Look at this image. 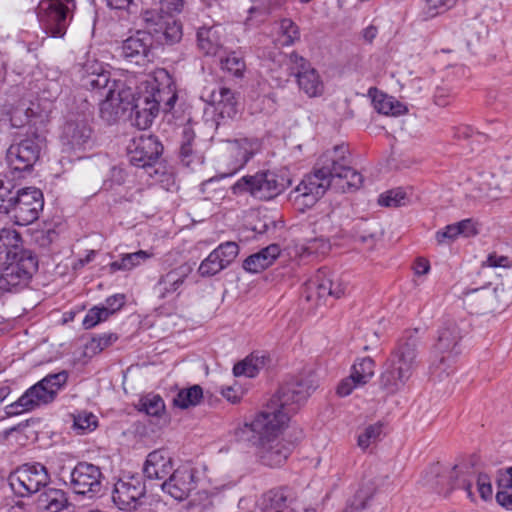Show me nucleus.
<instances>
[{"mask_svg":"<svg viewBox=\"0 0 512 512\" xmlns=\"http://www.w3.org/2000/svg\"><path fill=\"white\" fill-rule=\"evenodd\" d=\"M286 423L287 415L284 413H259L251 422L237 427L234 437L238 442L254 447L263 465L279 467L291 453V444L279 438V432Z\"/></svg>","mask_w":512,"mask_h":512,"instance_id":"obj_1","label":"nucleus"},{"mask_svg":"<svg viewBox=\"0 0 512 512\" xmlns=\"http://www.w3.org/2000/svg\"><path fill=\"white\" fill-rule=\"evenodd\" d=\"M417 331L406 332L399 340L380 375V387L389 394L402 389L418 364L419 338Z\"/></svg>","mask_w":512,"mask_h":512,"instance_id":"obj_2","label":"nucleus"},{"mask_svg":"<svg viewBox=\"0 0 512 512\" xmlns=\"http://www.w3.org/2000/svg\"><path fill=\"white\" fill-rule=\"evenodd\" d=\"M43 207L44 198L40 189L16 188L10 180H0V214L7 215L16 225L33 223Z\"/></svg>","mask_w":512,"mask_h":512,"instance_id":"obj_3","label":"nucleus"},{"mask_svg":"<svg viewBox=\"0 0 512 512\" xmlns=\"http://www.w3.org/2000/svg\"><path fill=\"white\" fill-rule=\"evenodd\" d=\"M68 373L63 370L48 374L43 379L28 388L15 402L5 407L7 417L31 412L41 406L52 403L58 392L65 386Z\"/></svg>","mask_w":512,"mask_h":512,"instance_id":"obj_4","label":"nucleus"},{"mask_svg":"<svg viewBox=\"0 0 512 512\" xmlns=\"http://www.w3.org/2000/svg\"><path fill=\"white\" fill-rule=\"evenodd\" d=\"M291 185L287 171H260L246 175L233 184L231 190L235 195L248 193L259 200H271L280 195Z\"/></svg>","mask_w":512,"mask_h":512,"instance_id":"obj_5","label":"nucleus"},{"mask_svg":"<svg viewBox=\"0 0 512 512\" xmlns=\"http://www.w3.org/2000/svg\"><path fill=\"white\" fill-rule=\"evenodd\" d=\"M317 387L315 375L307 373L291 378L286 381L278 390L275 407H268L261 413L290 415L295 413L299 407L306 402L308 397Z\"/></svg>","mask_w":512,"mask_h":512,"instance_id":"obj_6","label":"nucleus"},{"mask_svg":"<svg viewBox=\"0 0 512 512\" xmlns=\"http://www.w3.org/2000/svg\"><path fill=\"white\" fill-rule=\"evenodd\" d=\"M331 164L333 160L327 150L317 160L313 172L303 178L290 197L294 201L302 199L305 206H312L329 188L334 190Z\"/></svg>","mask_w":512,"mask_h":512,"instance_id":"obj_7","label":"nucleus"},{"mask_svg":"<svg viewBox=\"0 0 512 512\" xmlns=\"http://www.w3.org/2000/svg\"><path fill=\"white\" fill-rule=\"evenodd\" d=\"M461 339V329L454 320H446L437 330L436 341L432 350L434 356L432 369L438 377H441L443 373L449 375L447 369L451 366L455 356L460 353L459 343Z\"/></svg>","mask_w":512,"mask_h":512,"instance_id":"obj_8","label":"nucleus"},{"mask_svg":"<svg viewBox=\"0 0 512 512\" xmlns=\"http://www.w3.org/2000/svg\"><path fill=\"white\" fill-rule=\"evenodd\" d=\"M38 269V259L33 252H24L15 259L0 264V290L17 293L26 288Z\"/></svg>","mask_w":512,"mask_h":512,"instance_id":"obj_9","label":"nucleus"},{"mask_svg":"<svg viewBox=\"0 0 512 512\" xmlns=\"http://www.w3.org/2000/svg\"><path fill=\"white\" fill-rule=\"evenodd\" d=\"M145 91L140 96L147 98V103L156 112L169 113L178 99L175 83L165 69H158L145 80Z\"/></svg>","mask_w":512,"mask_h":512,"instance_id":"obj_10","label":"nucleus"},{"mask_svg":"<svg viewBox=\"0 0 512 512\" xmlns=\"http://www.w3.org/2000/svg\"><path fill=\"white\" fill-rule=\"evenodd\" d=\"M27 7L32 8V6ZM33 8L47 35L53 38H62L66 34L70 14L74 7L47 0H36Z\"/></svg>","mask_w":512,"mask_h":512,"instance_id":"obj_11","label":"nucleus"},{"mask_svg":"<svg viewBox=\"0 0 512 512\" xmlns=\"http://www.w3.org/2000/svg\"><path fill=\"white\" fill-rule=\"evenodd\" d=\"M333 164H331L334 190L345 193L359 189L363 183V176L350 166L349 151L345 145H336L328 150Z\"/></svg>","mask_w":512,"mask_h":512,"instance_id":"obj_12","label":"nucleus"},{"mask_svg":"<svg viewBox=\"0 0 512 512\" xmlns=\"http://www.w3.org/2000/svg\"><path fill=\"white\" fill-rule=\"evenodd\" d=\"M44 139L32 133L24 139L12 143L6 152V160L14 171H30L40 157Z\"/></svg>","mask_w":512,"mask_h":512,"instance_id":"obj_13","label":"nucleus"},{"mask_svg":"<svg viewBox=\"0 0 512 512\" xmlns=\"http://www.w3.org/2000/svg\"><path fill=\"white\" fill-rule=\"evenodd\" d=\"M11 488L20 496L40 491L50 480L46 467L40 463H27L18 467L9 477Z\"/></svg>","mask_w":512,"mask_h":512,"instance_id":"obj_14","label":"nucleus"},{"mask_svg":"<svg viewBox=\"0 0 512 512\" xmlns=\"http://www.w3.org/2000/svg\"><path fill=\"white\" fill-rule=\"evenodd\" d=\"M153 42L150 32L138 30L122 41L118 56L127 65L143 67L151 61Z\"/></svg>","mask_w":512,"mask_h":512,"instance_id":"obj_15","label":"nucleus"},{"mask_svg":"<svg viewBox=\"0 0 512 512\" xmlns=\"http://www.w3.org/2000/svg\"><path fill=\"white\" fill-rule=\"evenodd\" d=\"M286 66L289 74L297 78L300 90L307 96L317 97L322 95L324 84L320 75L305 58L293 52L286 56Z\"/></svg>","mask_w":512,"mask_h":512,"instance_id":"obj_16","label":"nucleus"},{"mask_svg":"<svg viewBox=\"0 0 512 512\" xmlns=\"http://www.w3.org/2000/svg\"><path fill=\"white\" fill-rule=\"evenodd\" d=\"M503 294V287L488 284L463 292V302L470 313L485 314L494 312L505 305L501 299Z\"/></svg>","mask_w":512,"mask_h":512,"instance_id":"obj_17","label":"nucleus"},{"mask_svg":"<svg viewBox=\"0 0 512 512\" xmlns=\"http://www.w3.org/2000/svg\"><path fill=\"white\" fill-rule=\"evenodd\" d=\"M345 293V286L339 277L327 269H319L316 274L305 283L304 296L307 301L338 299Z\"/></svg>","mask_w":512,"mask_h":512,"instance_id":"obj_18","label":"nucleus"},{"mask_svg":"<svg viewBox=\"0 0 512 512\" xmlns=\"http://www.w3.org/2000/svg\"><path fill=\"white\" fill-rule=\"evenodd\" d=\"M101 469L88 462H79L70 472V488L79 495L93 497L102 489Z\"/></svg>","mask_w":512,"mask_h":512,"instance_id":"obj_19","label":"nucleus"},{"mask_svg":"<svg viewBox=\"0 0 512 512\" xmlns=\"http://www.w3.org/2000/svg\"><path fill=\"white\" fill-rule=\"evenodd\" d=\"M163 152V145L154 135H140L128 146L129 161L140 168L153 167Z\"/></svg>","mask_w":512,"mask_h":512,"instance_id":"obj_20","label":"nucleus"},{"mask_svg":"<svg viewBox=\"0 0 512 512\" xmlns=\"http://www.w3.org/2000/svg\"><path fill=\"white\" fill-rule=\"evenodd\" d=\"M161 487L175 500H185L197 487L196 470L190 466H180L171 472Z\"/></svg>","mask_w":512,"mask_h":512,"instance_id":"obj_21","label":"nucleus"},{"mask_svg":"<svg viewBox=\"0 0 512 512\" xmlns=\"http://www.w3.org/2000/svg\"><path fill=\"white\" fill-rule=\"evenodd\" d=\"M61 140L67 152H84L93 146L92 129L85 120H70L63 128Z\"/></svg>","mask_w":512,"mask_h":512,"instance_id":"obj_22","label":"nucleus"},{"mask_svg":"<svg viewBox=\"0 0 512 512\" xmlns=\"http://www.w3.org/2000/svg\"><path fill=\"white\" fill-rule=\"evenodd\" d=\"M145 495V486L138 478L119 480L112 493L115 505L121 510H134L138 507L140 499Z\"/></svg>","mask_w":512,"mask_h":512,"instance_id":"obj_23","label":"nucleus"},{"mask_svg":"<svg viewBox=\"0 0 512 512\" xmlns=\"http://www.w3.org/2000/svg\"><path fill=\"white\" fill-rule=\"evenodd\" d=\"M173 471L172 457L165 449L150 452L143 466V473L150 480H162Z\"/></svg>","mask_w":512,"mask_h":512,"instance_id":"obj_24","label":"nucleus"},{"mask_svg":"<svg viewBox=\"0 0 512 512\" xmlns=\"http://www.w3.org/2000/svg\"><path fill=\"white\" fill-rule=\"evenodd\" d=\"M206 101L214 106L221 118H234L238 113V100L235 93L224 86H218L209 91Z\"/></svg>","mask_w":512,"mask_h":512,"instance_id":"obj_25","label":"nucleus"},{"mask_svg":"<svg viewBox=\"0 0 512 512\" xmlns=\"http://www.w3.org/2000/svg\"><path fill=\"white\" fill-rule=\"evenodd\" d=\"M458 477L457 466L446 469L439 463L433 464L427 473V484L438 494L448 497Z\"/></svg>","mask_w":512,"mask_h":512,"instance_id":"obj_26","label":"nucleus"},{"mask_svg":"<svg viewBox=\"0 0 512 512\" xmlns=\"http://www.w3.org/2000/svg\"><path fill=\"white\" fill-rule=\"evenodd\" d=\"M293 498L285 488L271 489L259 498L257 505L260 512H293Z\"/></svg>","mask_w":512,"mask_h":512,"instance_id":"obj_27","label":"nucleus"},{"mask_svg":"<svg viewBox=\"0 0 512 512\" xmlns=\"http://www.w3.org/2000/svg\"><path fill=\"white\" fill-rule=\"evenodd\" d=\"M24 252H32L23 247L21 234L10 227L0 229V264L15 259Z\"/></svg>","mask_w":512,"mask_h":512,"instance_id":"obj_28","label":"nucleus"},{"mask_svg":"<svg viewBox=\"0 0 512 512\" xmlns=\"http://www.w3.org/2000/svg\"><path fill=\"white\" fill-rule=\"evenodd\" d=\"M197 45L204 55H217L223 48V28L220 25L199 28Z\"/></svg>","mask_w":512,"mask_h":512,"instance_id":"obj_29","label":"nucleus"},{"mask_svg":"<svg viewBox=\"0 0 512 512\" xmlns=\"http://www.w3.org/2000/svg\"><path fill=\"white\" fill-rule=\"evenodd\" d=\"M82 86L102 98L109 90L115 91L116 81L110 79L109 72L99 67L91 72L86 69V74L82 77Z\"/></svg>","mask_w":512,"mask_h":512,"instance_id":"obj_30","label":"nucleus"},{"mask_svg":"<svg viewBox=\"0 0 512 512\" xmlns=\"http://www.w3.org/2000/svg\"><path fill=\"white\" fill-rule=\"evenodd\" d=\"M280 252L281 249L278 244H271L247 257L243 262V268L251 273H259L271 266L280 255Z\"/></svg>","mask_w":512,"mask_h":512,"instance_id":"obj_31","label":"nucleus"},{"mask_svg":"<svg viewBox=\"0 0 512 512\" xmlns=\"http://www.w3.org/2000/svg\"><path fill=\"white\" fill-rule=\"evenodd\" d=\"M259 147L260 145L257 140L247 138L236 139L230 142L229 150L235 157L234 170L236 171L243 168L259 150Z\"/></svg>","mask_w":512,"mask_h":512,"instance_id":"obj_32","label":"nucleus"},{"mask_svg":"<svg viewBox=\"0 0 512 512\" xmlns=\"http://www.w3.org/2000/svg\"><path fill=\"white\" fill-rule=\"evenodd\" d=\"M269 362V358L264 353H252L243 361L235 364L233 373L235 376H246L253 378L264 369Z\"/></svg>","mask_w":512,"mask_h":512,"instance_id":"obj_33","label":"nucleus"},{"mask_svg":"<svg viewBox=\"0 0 512 512\" xmlns=\"http://www.w3.org/2000/svg\"><path fill=\"white\" fill-rule=\"evenodd\" d=\"M67 505L68 499L65 492L55 488L45 490L37 500V506L43 512H61Z\"/></svg>","mask_w":512,"mask_h":512,"instance_id":"obj_34","label":"nucleus"},{"mask_svg":"<svg viewBox=\"0 0 512 512\" xmlns=\"http://www.w3.org/2000/svg\"><path fill=\"white\" fill-rule=\"evenodd\" d=\"M158 115L147 103V98L138 96L135 104L131 108V117L133 124L141 129L145 130L149 128L153 122V119Z\"/></svg>","mask_w":512,"mask_h":512,"instance_id":"obj_35","label":"nucleus"},{"mask_svg":"<svg viewBox=\"0 0 512 512\" xmlns=\"http://www.w3.org/2000/svg\"><path fill=\"white\" fill-rule=\"evenodd\" d=\"M195 133L191 127H184L182 131V141L179 150V157L183 165L191 167L194 164L202 163L200 156L193 148Z\"/></svg>","mask_w":512,"mask_h":512,"instance_id":"obj_36","label":"nucleus"},{"mask_svg":"<svg viewBox=\"0 0 512 512\" xmlns=\"http://www.w3.org/2000/svg\"><path fill=\"white\" fill-rule=\"evenodd\" d=\"M478 192L474 195L475 198L494 200L500 197L501 193L506 188L502 187L500 181L492 173H485L481 176V182L477 188Z\"/></svg>","mask_w":512,"mask_h":512,"instance_id":"obj_37","label":"nucleus"},{"mask_svg":"<svg viewBox=\"0 0 512 512\" xmlns=\"http://www.w3.org/2000/svg\"><path fill=\"white\" fill-rule=\"evenodd\" d=\"M100 102V116L108 124L115 123L125 111L122 105L116 101L115 91L109 90Z\"/></svg>","mask_w":512,"mask_h":512,"instance_id":"obj_38","label":"nucleus"},{"mask_svg":"<svg viewBox=\"0 0 512 512\" xmlns=\"http://www.w3.org/2000/svg\"><path fill=\"white\" fill-rule=\"evenodd\" d=\"M203 397V390L199 385L181 389L173 399V404L181 409H187L200 403Z\"/></svg>","mask_w":512,"mask_h":512,"instance_id":"obj_39","label":"nucleus"},{"mask_svg":"<svg viewBox=\"0 0 512 512\" xmlns=\"http://www.w3.org/2000/svg\"><path fill=\"white\" fill-rule=\"evenodd\" d=\"M152 254L144 250H139L134 253H128L122 255L120 260L114 261L110 264V270L112 272L123 270L128 271L134 267L140 265L142 262L148 260Z\"/></svg>","mask_w":512,"mask_h":512,"instance_id":"obj_40","label":"nucleus"},{"mask_svg":"<svg viewBox=\"0 0 512 512\" xmlns=\"http://www.w3.org/2000/svg\"><path fill=\"white\" fill-rule=\"evenodd\" d=\"M185 276L178 271H170L162 276L157 284L160 297L165 298L175 293L184 283Z\"/></svg>","mask_w":512,"mask_h":512,"instance_id":"obj_41","label":"nucleus"},{"mask_svg":"<svg viewBox=\"0 0 512 512\" xmlns=\"http://www.w3.org/2000/svg\"><path fill=\"white\" fill-rule=\"evenodd\" d=\"M156 32L161 34L158 38L167 45H173L182 38V27L180 23L172 18L160 23Z\"/></svg>","mask_w":512,"mask_h":512,"instance_id":"obj_42","label":"nucleus"},{"mask_svg":"<svg viewBox=\"0 0 512 512\" xmlns=\"http://www.w3.org/2000/svg\"><path fill=\"white\" fill-rule=\"evenodd\" d=\"M458 0H425L421 10L423 20L432 19L453 8Z\"/></svg>","mask_w":512,"mask_h":512,"instance_id":"obj_43","label":"nucleus"},{"mask_svg":"<svg viewBox=\"0 0 512 512\" xmlns=\"http://www.w3.org/2000/svg\"><path fill=\"white\" fill-rule=\"evenodd\" d=\"M375 362L371 357L359 359L352 366V375L358 380V383L365 385L374 376Z\"/></svg>","mask_w":512,"mask_h":512,"instance_id":"obj_44","label":"nucleus"},{"mask_svg":"<svg viewBox=\"0 0 512 512\" xmlns=\"http://www.w3.org/2000/svg\"><path fill=\"white\" fill-rule=\"evenodd\" d=\"M279 31L278 42L283 46L292 45L300 39L299 28L291 19H282Z\"/></svg>","mask_w":512,"mask_h":512,"instance_id":"obj_45","label":"nucleus"},{"mask_svg":"<svg viewBox=\"0 0 512 512\" xmlns=\"http://www.w3.org/2000/svg\"><path fill=\"white\" fill-rule=\"evenodd\" d=\"M374 106L379 113L385 115H399L403 112L404 107L399 102H394L392 97L381 95L373 99Z\"/></svg>","mask_w":512,"mask_h":512,"instance_id":"obj_46","label":"nucleus"},{"mask_svg":"<svg viewBox=\"0 0 512 512\" xmlns=\"http://www.w3.org/2000/svg\"><path fill=\"white\" fill-rule=\"evenodd\" d=\"M139 410L150 416H159L164 412L165 404L159 395H147L141 398Z\"/></svg>","mask_w":512,"mask_h":512,"instance_id":"obj_47","label":"nucleus"},{"mask_svg":"<svg viewBox=\"0 0 512 512\" xmlns=\"http://www.w3.org/2000/svg\"><path fill=\"white\" fill-rule=\"evenodd\" d=\"M381 433L382 425L380 423L369 425L361 434H359L357 445L362 450H366L371 444H374L379 440Z\"/></svg>","mask_w":512,"mask_h":512,"instance_id":"obj_48","label":"nucleus"},{"mask_svg":"<svg viewBox=\"0 0 512 512\" xmlns=\"http://www.w3.org/2000/svg\"><path fill=\"white\" fill-rule=\"evenodd\" d=\"M213 253L217 254L225 267H228L236 259L239 253V246L234 241H227L215 248Z\"/></svg>","mask_w":512,"mask_h":512,"instance_id":"obj_49","label":"nucleus"},{"mask_svg":"<svg viewBox=\"0 0 512 512\" xmlns=\"http://www.w3.org/2000/svg\"><path fill=\"white\" fill-rule=\"evenodd\" d=\"M226 267L213 251L201 262L198 272L201 276H213Z\"/></svg>","mask_w":512,"mask_h":512,"instance_id":"obj_50","label":"nucleus"},{"mask_svg":"<svg viewBox=\"0 0 512 512\" xmlns=\"http://www.w3.org/2000/svg\"><path fill=\"white\" fill-rule=\"evenodd\" d=\"M221 66L234 76L240 77L245 70V61L238 53L232 52L224 59H221Z\"/></svg>","mask_w":512,"mask_h":512,"instance_id":"obj_51","label":"nucleus"},{"mask_svg":"<svg viewBox=\"0 0 512 512\" xmlns=\"http://www.w3.org/2000/svg\"><path fill=\"white\" fill-rule=\"evenodd\" d=\"M374 492L375 488L373 485L361 487L354 496V499L351 503V511L349 512H359L360 510L365 509L369 500L373 497Z\"/></svg>","mask_w":512,"mask_h":512,"instance_id":"obj_52","label":"nucleus"},{"mask_svg":"<svg viewBox=\"0 0 512 512\" xmlns=\"http://www.w3.org/2000/svg\"><path fill=\"white\" fill-rule=\"evenodd\" d=\"M73 427L80 433L92 431L97 427V417L91 412H79L77 415H74Z\"/></svg>","mask_w":512,"mask_h":512,"instance_id":"obj_53","label":"nucleus"},{"mask_svg":"<svg viewBox=\"0 0 512 512\" xmlns=\"http://www.w3.org/2000/svg\"><path fill=\"white\" fill-rule=\"evenodd\" d=\"M116 101L122 105L123 110H131L135 104L136 99L134 93L130 87H124V84L116 81L115 86Z\"/></svg>","mask_w":512,"mask_h":512,"instance_id":"obj_54","label":"nucleus"},{"mask_svg":"<svg viewBox=\"0 0 512 512\" xmlns=\"http://www.w3.org/2000/svg\"><path fill=\"white\" fill-rule=\"evenodd\" d=\"M406 194L401 189H393L379 196L378 203L386 207H398L405 204Z\"/></svg>","mask_w":512,"mask_h":512,"instance_id":"obj_55","label":"nucleus"},{"mask_svg":"<svg viewBox=\"0 0 512 512\" xmlns=\"http://www.w3.org/2000/svg\"><path fill=\"white\" fill-rule=\"evenodd\" d=\"M109 312L108 310H105L103 307L95 306L91 308L84 320H83V326L85 329H91L97 324H99L102 321H105L109 318Z\"/></svg>","mask_w":512,"mask_h":512,"instance_id":"obj_56","label":"nucleus"},{"mask_svg":"<svg viewBox=\"0 0 512 512\" xmlns=\"http://www.w3.org/2000/svg\"><path fill=\"white\" fill-rule=\"evenodd\" d=\"M330 248L331 245L327 239L314 238L307 241L303 247V253L307 255H325Z\"/></svg>","mask_w":512,"mask_h":512,"instance_id":"obj_57","label":"nucleus"},{"mask_svg":"<svg viewBox=\"0 0 512 512\" xmlns=\"http://www.w3.org/2000/svg\"><path fill=\"white\" fill-rule=\"evenodd\" d=\"M118 339V336L114 333H105L102 335L95 336L87 344V348L93 353H99Z\"/></svg>","mask_w":512,"mask_h":512,"instance_id":"obj_58","label":"nucleus"},{"mask_svg":"<svg viewBox=\"0 0 512 512\" xmlns=\"http://www.w3.org/2000/svg\"><path fill=\"white\" fill-rule=\"evenodd\" d=\"M57 237L58 233L54 229L36 230L33 233L34 242L42 248H48Z\"/></svg>","mask_w":512,"mask_h":512,"instance_id":"obj_59","label":"nucleus"},{"mask_svg":"<svg viewBox=\"0 0 512 512\" xmlns=\"http://www.w3.org/2000/svg\"><path fill=\"white\" fill-rule=\"evenodd\" d=\"M363 386L358 383V380L351 374L350 376L344 378L337 387V394L341 397L348 396L352 393V391L357 388Z\"/></svg>","mask_w":512,"mask_h":512,"instance_id":"obj_60","label":"nucleus"},{"mask_svg":"<svg viewBox=\"0 0 512 512\" xmlns=\"http://www.w3.org/2000/svg\"><path fill=\"white\" fill-rule=\"evenodd\" d=\"M158 2L160 10L169 15L180 13L185 4V0H158Z\"/></svg>","mask_w":512,"mask_h":512,"instance_id":"obj_61","label":"nucleus"},{"mask_svg":"<svg viewBox=\"0 0 512 512\" xmlns=\"http://www.w3.org/2000/svg\"><path fill=\"white\" fill-rule=\"evenodd\" d=\"M459 236V230L454 224L447 225L444 230L436 233V240L439 244L449 243Z\"/></svg>","mask_w":512,"mask_h":512,"instance_id":"obj_62","label":"nucleus"},{"mask_svg":"<svg viewBox=\"0 0 512 512\" xmlns=\"http://www.w3.org/2000/svg\"><path fill=\"white\" fill-rule=\"evenodd\" d=\"M125 297L122 294H116L106 299V306H102L105 310L110 311L109 315H113L120 310L125 303Z\"/></svg>","mask_w":512,"mask_h":512,"instance_id":"obj_63","label":"nucleus"},{"mask_svg":"<svg viewBox=\"0 0 512 512\" xmlns=\"http://www.w3.org/2000/svg\"><path fill=\"white\" fill-rule=\"evenodd\" d=\"M511 488H499L496 494L497 503L507 510L512 511V491Z\"/></svg>","mask_w":512,"mask_h":512,"instance_id":"obj_64","label":"nucleus"}]
</instances>
